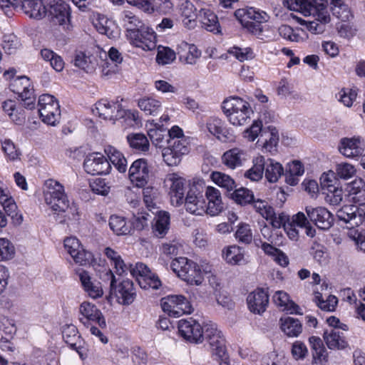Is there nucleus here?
I'll return each instance as SVG.
<instances>
[{"label":"nucleus","instance_id":"nucleus-1","mask_svg":"<svg viewBox=\"0 0 365 365\" xmlns=\"http://www.w3.org/2000/svg\"><path fill=\"white\" fill-rule=\"evenodd\" d=\"M123 21L126 27V36L131 44L144 51H152L156 47L155 33L138 16L130 11H125Z\"/></svg>","mask_w":365,"mask_h":365},{"label":"nucleus","instance_id":"nucleus-2","mask_svg":"<svg viewBox=\"0 0 365 365\" xmlns=\"http://www.w3.org/2000/svg\"><path fill=\"white\" fill-rule=\"evenodd\" d=\"M46 185L47 187V190L44 191L46 202L51 206L53 210L66 213L64 219L60 222H64L66 219L73 221L78 220V207L74 203L69 205L63 186L53 180L46 181Z\"/></svg>","mask_w":365,"mask_h":365},{"label":"nucleus","instance_id":"nucleus-3","mask_svg":"<svg viewBox=\"0 0 365 365\" xmlns=\"http://www.w3.org/2000/svg\"><path fill=\"white\" fill-rule=\"evenodd\" d=\"M222 108L228 120L233 125H243L250 120L253 111L248 102L238 97H232L223 101Z\"/></svg>","mask_w":365,"mask_h":365},{"label":"nucleus","instance_id":"nucleus-4","mask_svg":"<svg viewBox=\"0 0 365 365\" xmlns=\"http://www.w3.org/2000/svg\"><path fill=\"white\" fill-rule=\"evenodd\" d=\"M204 340L209 344L212 355L220 360V365H229L225 339L215 324H204Z\"/></svg>","mask_w":365,"mask_h":365},{"label":"nucleus","instance_id":"nucleus-5","mask_svg":"<svg viewBox=\"0 0 365 365\" xmlns=\"http://www.w3.org/2000/svg\"><path fill=\"white\" fill-rule=\"evenodd\" d=\"M172 270L182 280L191 285H200L203 281L199 265L186 257L173 259L170 264Z\"/></svg>","mask_w":365,"mask_h":365},{"label":"nucleus","instance_id":"nucleus-6","mask_svg":"<svg viewBox=\"0 0 365 365\" xmlns=\"http://www.w3.org/2000/svg\"><path fill=\"white\" fill-rule=\"evenodd\" d=\"M234 15L244 27L255 35L262 33V23L267 21L269 19L266 12L253 7L237 9Z\"/></svg>","mask_w":365,"mask_h":365},{"label":"nucleus","instance_id":"nucleus-7","mask_svg":"<svg viewBox=\"0 0 365 365\" xmlns=\"http://www.w3.org/2000/svg\"><path fill=\"white\" fill-rule=\"evenodd\" d=\"M103 280L110 281L111 292H114L116 297L121 300L123 305H129L133 302L136 297V292L133 282L131 280H123L118 286L116 279L110 269H105Z\"/></svg>","mask_w":365,"mask_h":365},{"label":"nucleus","instance_id":"nucleus-8","mask_svg":"<svg viewBox=\"0 0 365 365\" xmlns=\"http://www.w3.org/2000/svg\"><path fill=\"white\" fill-rule=\"evenodd\" d=\"M38 113L42 121L50 125H55L61 116L60 106L56 98L49 94L39 96Z\"/></svg>","mask_w":365,"mask_h":365},{"label":"nucleus","instance_id":"nucleus-9","mask_svg":"<svg viewBox=\"0 0 365 365\" xmlns=\"http://www.w3.org/2000/svg\"><path fill=\"white\" fill-rule=\"evenodd\" d=\"M168 145L162 151L163 160L170 166L177 165L180 163L182 155L189 152L187 139H169Z\"/></svg>","mask_w":365,"mask_h":365},{"label":"nucleus","instance_id":"nucleus-10","mask_svg":"<svg viewBox=\"0 0 365 365\" xmlns=\"http://www.w3.org/2000/svg\"><path fill=\"white\" fill-rule=\"evenodd\" d=\"M161 307L165 312L173 317L190 314L193 311L190 302L182 295H169L163 298Z\"/></svg>","mask_w":365,"mask_h":365},{"label":"nucleus","instance_id":"nucleus-11","mask_svg":"<svg viewBox=\"0 0 365 365\" xmlns=\"http://www.w3.org/2000/svg\"><path fill=\"white\" fill-rule=\"evenodd\" d=\"M178 331L187 341L200 344L204 340V324L202 326L197 320L190 317L178 322Z\"/></svg>","mask_w":365,"mask_h":365},{"label":"nucleus","instance_id":"nucleus-12","mask_svg":"<svg viewBox=\"0 0 365 365\" xmlns=\"http://www.w3.org/2000/svg\"><path fill=\"white\" fill-rule=\"evenodd\" d=\"M185 210L195 215H202L205 213L206 200L203 190L197 185L190 187L185 198H183Z\"/></svg>","mask_w":365,"mask_h":365},{"label":"nucleus","instance_id":"nucleus-13","mask_svg":"<svg viewBox=\"0 0 365 365\" xmlns=\"http://www.w3.org/2000/svg\"><path fill=\"white\" fill-rule=\"evenodd\" d=\"M86 172L90 175H107L111 170L108 160L101 153H92L83 162Z\"/></svg>","mask_w":365,"mask_h":365},{"label":"nucleus","instance_id":"nucleus-14","mask_svg":"<svg viewBox=\"0 0 365 365\" xmlns=\"http://www.w3.org/2000/svg\"><path fill=\"white\" fill-rule=\"evenodd\" d=\"M336 215L339 220L348 224L347 228L352 229L365 222V209L354 205L343 206L337 210Z\"/></svg>","mask_w":365,"mask_h":365},{"label":"nucleus","instance_id":"nucleus-15","mask_svg":"<svg viewBox=\"0 0 365 365\" xmlns=\"http://www.w3.org/2000/svg\"><path fill=\"white\" fill-rule=\"evenodd\" d=\"M305 211L309 220L319 229L327 230L333 225L334 217L327 208L324 207H313L312 206H307Z\"/></svg>","mask_w":365,"mask_h":365},{"label":"nucleus","instance_id":"nucleus-16","mask_svg":"<svg viewBox=\"0 0 365 365\" xmlns=\"http://www.w3.org/2000/svg\"><path fill=\"white\" fill-rule=\"evenodd\" d=\"M79 312L83 316L80 321L88 327L92 322L97 324L101 329L106 327L105 317L95 304L83 302L79 307Z\"/></svg>","mask_w":365,"mask_h":365},{"label":"nucleus","instance_id":"nucleus-17","mask_svg":"<svg viewBox=\"0 0 365 365\" xmlns=\"http://www.w3.org/2000/svg\"><path fill=\"white\" fill-rule=\"evenodd\" d=\"M64 247L75 262L80 265L89 264L93 259L92 253L85 250L76 237L66 238L64 240Z\"/></svg>","mask_w":365,"mask_h":365},{"label":"nucleus","instance_id":"nucleus-18","mask_svg":"<svg viewBox=\"0 0 365 365\" xmlns=\"http://www.w3.org/2000/svg\"><path fill=\"white\" fill-rule=\"evenodd\" d=\"M96 109L98 115L106 120H115L125 115V110L118 101L101 100L96 104Z\"/></svg>","mask_w":365,"mask_h":365},{"label":"nucleus","instance_id":"nucleus-19","mask_svg":"<svg viewBox=\"0 0 365 365\" xmlns=\"http://www.w3.org/2000/svg\"><path fill=\"white\" fill-rule=\"evenodd\" d=\"M150 169L145 159L135 160L129 169L130 181L138 187H144L149 178Z\"/></svg>","mask_w":365,"mask_h":365},{"label":"nucleus","instance_id":"nucleus-20","mask_svg":"<svg viewBox=\"0 0 365 365\" xmlns=\"http://www.w3.org/2000/svg\"><path fill=\"white\" fill-rule=\"evenodd\" d=\"M50 21L54 24L68 26L70 22V7L63 0H57L51 4L48 11Z\"/></svg>","mask_w":365,"mask_h":365},{"label":"nucleus","instance_id":"nucleus-21","mask_svg":"<svg viewBox=\"0 0 365 365\" xmlns=\"http://www.w3.org/2000/svg\"><path fill=\"white\" fill-rule=\"evenodd\" d=\"M338 149L346 158L361 155L364 151V143L359 137L343 138L340 140Z\"/></svg>","mask_w":365,"mask_h":365},{"label":"nucleus","instance_id":"nucleus-22","mask_svg":"<svg viewBox=\"0 0 365 365\" xmlns=\"http://www.w3.org/2000/svg\"><path fill=\"white\" fill-rule=\"evenodd\" d=\"M249 309L255 313L260 314L263 313L269 304V296L262 289H257L250 293L247 298Z\"/></svg>","mask_w":365,"mask_h":365},{"label":"nucleus","instance_id":"nucleus-23","mask_svg":"<svg viewBox=\"0 0 365 365\" xmlns=\"http://www.w3.org/2000/svg\"><path fill=\"white\" fill-rule=\"evenodd\" d=\"M205 127L207 131L222 142L232 140L233 135L224 125V122L219 118L211 116L206 120Z\"/></svg>","mask_w":365,"mask_h":365},{"label":"nucleus","instance_id":"nucleus-24","mask_svg":"<svg viewBox=\"0 0 365 365\" xmlns=\"http://www.w3.org/2000/svg\"><path fill=\"white\" fill-rule=\"evenodd\" d=\"M316 13L309 12V15L315 17V19L310 21L307 26V29L313 34H322L325 30V25L330 21V16L327 8L316 9Z\"/></svg>","mask_w":365,"mask_h":365},{"label":"nucleus","instance_id":"nucleus-25","mask_svg":"<svg viewBox=\"0 0 365 365\" xmlns=\"http://www.w3.org/2000/svg\"><path fill=\"white\" fill-rule=\"evenodd\" d=\"M278 142V130L273 126H268L267 128L263 129L257 143L262 145L266 151L272 153L277 150Z\"/></svg>","mask_w":365,"mask_h":365},{"label":"nucleus","instance_id":"nucleus-26","mask_svg":"<svg viewBox=\"0 0 365 365\" xmlns=\"http://www.w3.org/2000/svg\"><path fill=\"white\" fill-rule=\"evenodd\" d=\"M179 60L184 63L194 65L201 56V51L194 45L182 42L178 48Z\"/></svg>","mask_w":365,"mask_h":365},{"label":"nucleus","instance_id":"nucleus-27","mask_svg":"<svg viewBox=\"0 0 365 365\" xmlns=\"http://www.w3.org/2000/svg\"><path fill=\"white\" fill-rule=\"evenodd\" d=\"M323 337L330 349H343L348 346L344 333L340 329L331 328L329 331L326 330Z\"/></svg>","mask_w":365,"mask_h":365},{"label":"nucleus","instance_id":"nucleus-28","mask_svg":"<svg viewBox=\"0 0 365 365\" xmlns=\"http://www.w3.org/2000/svg\"><path fill=\"white\" fill-rule=\"evenodd\" d=\"M24 12L31 18L41 19L46 14L42 0H20Z\"/></svg>","mask_w":365,"mask_h":365},{"label":"nucleus","instance_id":"nucleus-29","mask_svg":"<svg viewBox=\"0 0 365 365\" xmlns=\"http://www.w3.org/2000/svg\"><path fill=\"white\" fill-rule=\"evenodd\" d=\"M198 16L200 19L202 26L210 32L215 34L220 33V26L216 14L209 9L202 8L199 11Z\"/></svg>","mask_w":365,"mask_h":365},{"label":"nucleus","instance_id":"nucleus-30","mask_svg":"<svg viewBox=\"0 0 365 365\" xmlns=\"http://www.w3.org/2000/svg\"><path fill=\"white\" fill-rule=\"evenodd\" d=\"M62 334L65 342L71 349L76 350L83 358V352L81 346V340L80 336L78 335L77 328L73 324L66 325L63 327Z\"/></svg>","mask_w":365,"mask_h":365},{"label":"nucleus","instance_id":"nucleus-31","mask_svg":"<svg viewBox=\"0 0 365 365\" xmlns=\"http://www.w3.org/2000/svg\"><path fill=\"white\" fill-rule=\"evenodd\" d=\"M247 156L246 152L235 148L226 151L222 156V160L227 168L235 169L247 160Z\"/></svg>","mask_w":365,"mask_h":365},{"label":"nucleus","instance_id":"nucleus-32","mask_svg":"<svg viewBox=\"0 0 365 365\" xmlns=\"http://www.w3.org/2000/svg\"><path fill=\"white\" fill-rule=\"evenodd\" d=\"M168 180L171 182L170 195L172 201L176 204L183 203L185 180L176 173L168 175Z\"/></svg>","mask_w":365,"mask_h":365},{"label":"nucleus","instance_id":"nucleus-33","mask_svg":"<svg viewBox=\"0 0 365 365\" xmlns=\"http://www.w3.org/2000/svg\"><path fill=\"white\" fill-rule=\"evenodd\" d=\"M170 214L165 211H159L153 219V232L155 236L163 237L170 228Z\"/></svg>","mask_w":365,"mask_h":365},{"label":"nucleus","instance_id":"nucleus-34","mask_svg":"<svg viewBox=\"0 0 365 365\" xmlns=\"http://www.w3.org/2000/svg\"><path fill=\"white\" fill-rule=\"evenodd\" d=\"M279 326L281 330L288 337H297L302 331V323L293 317H282L279 319Z\"/></svg>","mask_w":365,"mask_h":365},{"label":"nucleus","instance_id":"nucleus-35","mask_svg":"<svg viewBox=\"0 0 365 365\" xmlns=\"http://www.w3.org/2000/svg\"><path fill=\"white\" fill-rule=\"evenodd\" d=\"M180 14L183 25L189 29L195 28L196 26V9L192 3L185 1L180 4Z\"/></svg>","mask_w":365,"mask_h":365},{"label":"nucleus","instance_id":"nucleus-36","mask_svg":"<svg viewBox=\"0 0 365 365\" xmlns=\"http://www.w3.org/2000/svg\"><path fill=\"white\" fill-rule=\"evenodd\" d=\"M104 151L111 163L120 173H125L127 170V160L123 153L115 148L108 145Z\"/></svg>","mask_w":365,"mask_h":365},{"label":"nucleus","instance_id":"nucleus-37","mask_svg":"<svg viewBox=\"0 0 365 365\" xmlns=\"http://www.w3.org/2000/svg\"><path fill=\"white\" fill-rule=\"evenodd\" d=\"M309 341L313 350L314 362L321 365L327 362L328 353L322 339L319 337L313 336L309 337Z\"/></svg>","mask_w":365,"mask_h":365},{"label":"nucleus","instance_id":"nucleus-38","mask_svg":"<svg viewBox=\"0 0 365 365\" xmlns=\"http://www.w3.org/2000/svg\"><path fill=\"white\" fill-rule=\"evenodd\" d=\"M130 147L136 152L145 153L148 151L150 143L147 136L141 133H130L126 137Z\"/></svg>","mask_w":365,"mask_h":365},{"label":"nucleus","instance_id":"nucleus-39","mask_svg":"<svg viewBox=\"0 0 365 365\" xmlns=\"http://www.w3.org/2000/svg\"><path fill=\"white\" fill-rule=\"evenodd\" d=\"M349 192L354 203L365 205V182L362 179L353 181L349 185Z\"/></svg>","mask_w":365,"mask_h":365},{"label":"nucleus","instance_id":"nucleus-40","mask_svg":"<svg viewBox=\"0 0 365 365\" xmlns=\"http://www.w3.org/2000/svg\"><path fill=\"white\" fill-rule=\"evenodd\" d=\"M252 163V167L245 173V176L252 181H258L263 177L266 159L264 156L259 155L253 159Z\"/></svg>","mask_w":365,"mask_h":365},{"label":"nucleus","instance_id":"nucleus-41","mask_svg":"<svg viewBox=\"0 0 365 365\" xmlns=\"http://www.w3.org/2000/svg\"><path fill=\"white\" fill-rule=\"evenodd\" d=\"M283 174L284 169L280 163L271 158L266 160L264 175L269 182H277Z\"/></svg>","mask_w":365,"mask_h":365},{"label":"nucleus","instance_id":"nucleus-42","mask_svg":"<svg viewBox=\"0 0 365 365\" xmlns=\"http://www.w3.org/2000/svg\"><path fill=\"white\" fill-rule=\"evenodd\" d=\"M329 4L333 15L342 21H348L352 17L348 5L343 0H331Z\"/></svg>","mask_w":365,"mask_h":365},{"label":"nucleus","instance_id":"nucleus-43","mask_svg":"<svg viewBox=\"0 0 365 365\" xmlns=\"http://www.w3.org/2000/svg\"><path fill=\"white\" fill-rule=\"evenodd\" d=\"M110 228L118 235L130 233L131 225L126 222L125 217L118 215H111L109 220Z\"/></svg>","mask_w":365,"mask_h":365},{"label":"nucleus","instance_id":"nucleus-44","mask_svg":"<svg viewBox=\"0 0 365 365\" xmlns=\"http://www.w3.org/2000/svg\"><path fill=\"white\" fill-rule=\"evenodd\" d=\"M74 65L88 73L94 71L96 63L93 57L79 51L75 55Z\"/></svg>","mask_w":365,"mask_h":365},{"label":"nucleus","instance_id":"nucleus-45","mask_svg":"<svg viewBox=\"0 0 365 365\" xmlns=\"http://www.w3.org/2000/svg\"><path fill=\"white\" fill-rule=\"evenodd\" d=\"M138 107L146 114L155 115L161 110V103L153 98L145 97L138 100Z\"/></svg>","mask_w":365,"mask_h":365},{"label":"nucleus","instance_id":"nucleus-46","mask_svg":"<svg viewBox=\"0 0 365 365\" xmlns=\"http://www.w3.org/2000/svg\"><path fill=\"white\" fill-rule=\"evenodd\" d=\"M0 204L7 215L13 219L16 217V220L19 224L22 222L23 217L21 215H18L16 212L17 206L12 197H9L7 195H0Z\"/></svg>","mask_w":365,"mask_h":365},{"label":"nucleus","instance_id":"nucleus-47","mask_svg":"<svg viewBox=\"0 0 365 365\" xmlns=\"http://www.w3.org/2000/svg\"><path fill=\"white\" fill-rule=\"evenodd\" d=\"M223 257L226 262L230 264H240L244 261V251L237 245H232L223 251Z\"/></svg>","mask_w":365,"mask_h":365},{"label":"nucleus","instance_id":"nucleus-48","mask_svg":"<svg viewBox=\"0 0 365 365\" xmlns=\"http://www.w3.org/2000/svg\"><path fill=\"white\" fill-rule=\"evenodd\" d=\"M210 178L216 185L227 191H231L236 187L234 180L230 175L223 173L217 171L212 172Z\"/></svg>","mask_w":365,"mask_h":365},{"label":"nucleus","instance_id":"nucleus-49","mask_svg":"<svg viewBox=\"0 0 365 365\" xmlns=\"http://www.w3.org/2000/svg\"><path fill=\"white\" fill-rule=\"evenodd\" d=\"M231 197L235 202L240 205H246L254 201L253 192L245 187L235 189L234 192L231 193Z\"/></svg>","mask_w":365,"mask_h":365},{"label":"nucleus","instance_id":"nucleus-50","mask_svg":"<svg viewBox=\"0 0 365 365\" xmlns=\"http://www.w3.org/2000/svg\"><path fill=\"white\" fill-rule=\"evenodd\" d=\"M283 5L292 11L303 10L304 13H316V8L310 6L307 0H283Z\"/></svg>","mask_w":365,"mask_h":365},{"label":"nucleus","instance_id":"nucleus-51","mask_svg":"<svg viewBox=\"0 0 365 365\" xmlns=\"http://www.w3.org/2000/svg\"><path fill=\"white\" fill-rule=\"evenodd\" d=\"M176 58L173 50L168 47L158 46L156 61L158 64L165 65L172 63Z\"/></svg>","mask_w":365,"mask_h":365},{"label":"nucleus","instance_id":"nucleus-52","mask_svg":"<svg viewBox=\"0 0 365 365\" xmlns=\"http://www.w3.org/2000/svg\"><path fill=\"white\" fill-rule=\"evenodd\" d=\"M235 238L240 243L250 244L253 238L250 226L247 224L240 225L235 232Z\"/></svg>","mask_w":365,"mask_h":365},{"label":"nucleus","instance_id":"nucleus-53","mask_svg":"<svg viewBox=\"0 0 365 365\" xmlns=\"http://www.w3.org/2000/svg\"><path fill=\"white\" fill-rule=\"evenodd\" d=\"M148 135L155 147L163 148L165 143H168V135L165 130L162 129H151L148 132Z\"/></svg>","mask_w":365,"mask_h":365},{"label":"nucleus","instance_id":"nucleus-54","mask_svg":"<svg viewBox=\"0 0 365 365\" xmlns=\"http://www.w3.org/2000/svg\"><path fill=\"white\" fill-rule=\"evenodd\" d=\"M15 254L14 245L5 238H0V261L11 259Z\"/></svg>","mask_w":365,"mask_h":365},{"label":"nucleus","instance_id":"nucleus-55","mask_svg":"<svg viewBox=\"0 0 365 365\" xmlns=\"http://www.w3.org/2000/svg\"><path fill=\"white\" fill-rule=\"evenodd\" d=\"M149 4L150 6L145 11L152 13L156 11L163 14L168 12L173 5L169 0H149Z\"/></svg>","mask_w":365,"mask_h":365},{"label":"nucleus","instance_id":"nucleus-56","mask_svg":"<svg viewBox=\"0 0 365 365\" xmlns=\"http://www.w3.org/2000/svg\"><path fill=\"white\" fill-rule=\"evenodd\" d=\"M20 45L19 39L16 35L11 34L4 36L2 46L7 53H14Z\"/></svg>","mask_w":365,"mask_h":365},{"label":"nucleus","instance_id":"nucleus-57","mask_svg":"<svg viewBox=\"0 0 365 365\" xmlns=\"http://www.w3.org/2000/svg\"><path fill=\"white\" fill-rule=\"evenodd\" d=\"M229 52L240 61L251 60L255 58L254 52L250 47H233Z\"/></svg>","mask_w":365,"mask_h":365},{"label":"nucleus","instance_id":"nucleus-58","mask_svg":"<svg viewBox=\"0 0 365 365\" xmlns=\"http://www.w3.org/2000/svg\"><path fill=\"white\" fill-rule=\"evenodd\" d=\"M1 144L2 150L9 160H15L19 158L21 153L11 140L6 139Z\"/></svg>","mask_w":365,"mask_h":365},{"label":"nucleus","instance_id":"nucleus-59","mask_svg":"<svg viewBox=\"0 0 365 365\" xmlns=\"http://www.w3.org/2000/svg\"><path fill=\"white\" fill-rule=\"evenodd\" d=\"M278 32L282 38L292 42H299L302 39L301 36L288 25L280 26Z\"/></svg>","mask_w":365,"mask_h":365},{"label":"nucleus","instance_id":"nucleus-60","mask_svg":"<svg viewBox=\"0 0 365 365\" xmlns=\"http://www.w3.org/2000/svg\"><path fill=\"white\" fill-rule=\"evenodd\" d=\"M143 200L148 208L150 210L155 206V200L158 197L157 190L153 187H146L143 190Z\"/></svg>","mask_w":365,"mask_h":365},{"label":"nucleus","instance_id":"nucleus-61","mask_svg":"<svg viewBox=\"0 0 365 365\" xmlns=\"http://www.w3.org/2000/svg\"><path fill=\"white\" fill-rule=\"evenodd\" d=\"M355 173L356 169L349 163H344L337 165L336 173L340 178L344 180L349 179L353 177Z\"/></svg>","mask_w":365,"mask_h":365},{"label":"nucleus","instance_id":"nucleus-62","mask_svg":"<svg viewBox=\"0 0 365 365\" xmlns=\"http://www.w3.org/2000/svg\"><path fill=\"white\" fill-rule=\"evenodd\" d=\"M93 192L103 196L107 195L110 192V186L108 185L105 179L97 178L91 184Z\"/></svg>","mask_w":365,"mask_h":365},{"label":"nucleus","instance_id":"nucleus-63","mask_svg":"<svg viewBox=\"0 0 365 365\" xmlns=\"http://www.w3.org/2000/svg\"><path fill=\"white\" fill-rule=\"evenodd\" d=\"M292 354L296 360H302L307 356L308 349L303 342L297 341L292 344Z\"/></svg>","mask_w":365,"mask_h":365},{"label":"nucleus","instance_id":"nucleus-64","mask_svg":"<svg viewBox=\"0 0 365 365\" xmlns=\"http://www.w3.org/2000/svg\"><path fill=\"white\" fill-rule=\"evenodd\" d=\"M337 97L344 106L350 107L356 97V92L352 89H343L339 92Z\"/></svg>","mask_w":365,"mask_h":365}]
</instances>
